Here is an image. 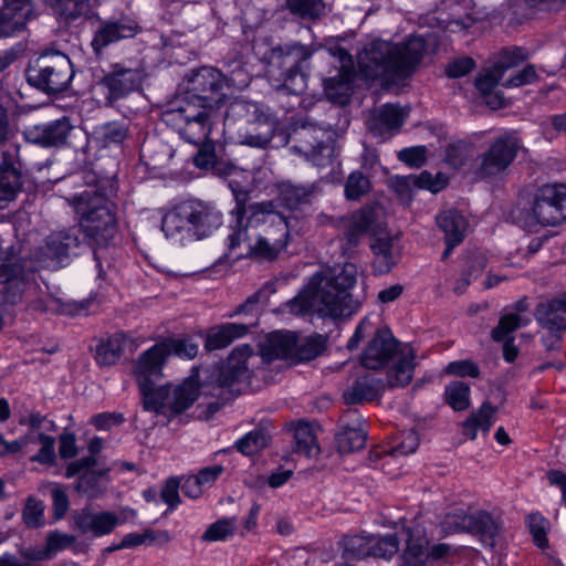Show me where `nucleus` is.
<instances>
[{
  "mask_svg": "<svg viewBox=\"0 0 566 566\" xmlns=\"http://www.w3.org/2000/svg\"><path fill=\"white\" fill-rule=\"evenodd\" d=\"M81 247L82 241L75 227L54 231L46 237L44 245L38 251L36 261L41 266H65L78 254Z\"/></svg>",
  "mask_w": 566,
  "mask_h": 566,
  "instance_id": "12",
  "label": "nucleus"
},
{
  "mask_svg": "<svg viewBox=\"0 0 566 566\" xmlns=\"http://www.w3.org/2000/svg\"><path fill=\"white\" fill-rule=\"evenodd\" d=\"M185 81L186 91L177 97L175 104L182 103L205 109H213L224 103V87L240 90L249 84L241 66L233 70L229 76L213 66H202L187 75Z\"/></svg>",
  "mask_w": 566,
  "mask_h": 566,
  "instance_id": "4",
  "label": "nucleus"
},
{
  "mask_svg": "<svg viewBox=\"0 0 566 566\" xmlns=\"http://www.w3.org/2000/svg\"><path fill=\"white\" fill-rule=\"evenodd\" d=\"M72 129L67 119H59L46 125L42 130V136L35 137L31 142H66Z\"/></svg>",
  "mask_w": 566,
  "mask_h": 566,
  "instance_id": "56",
  "label": "nucleus"
},
{
  "mask_svg": "<svg viewBox=\"0 0 566 566\" xmlns=\"http://www.w3.org/2000/svg\"><path fill=\"white\" fill-rule=\"evenodd\" d=\"M356 276L357 269L353 263L326 268L313 274L307 285L284 306L294 315L350 316L359 306L349 292L356 284Z\"/></svg>",
  "mask_w": 566,
  "mask_h": 566,
  "instance_id": "1",
  "label": "nucleus"
},
{
  "mask_svg": "<svg viewBox=\"0 0 566 566\" xmlns=\"http://www.w3.org/2000/svg\"><path fill=\"white\" fill-rule=\"evenodd\" d=\"M136 31V22L129 19L102 21L92 40V48L98 53L114 42L134 36Z\"/></svg>",
  "mask_w": 566,
  "mask_h": 566,
  "instance_id": "28",
  "label": "nucleus"
},
{
  "mask_svg": "<svg viewBox=\"0 0 566 566\" xmlns=\"http://www.w3.org/2000/svg\"><path fill=\"white\" fill-rule=\"evenodd\" d=\"M527 525L533 535L534 543L544 548L547 546L546 528L547 521L541 514H530L527 516Z\"/></svg>",
  "mask_w": 566,
  "mask_h": 566,
  "instance_id": "61",
  "label": "nucleus"
},
{
  "mask_svg": "<svg viewBox=\"0 0 566 566\" xmlns=\"http://www.w3.org/2000/svg\"><path fill=\"white\" fill-rule=\"evenodd\" d=\"M228 249L230 251H234L241 245L245 244V251L238 254V258L241 256H251L262 261H272L277 258L280 252L283 249H276L274 245V241L269 239L268 237L258 235V240L254 244L248 241V230L247 228H234L231 233H229L227 238Z\"/></svg>",
  "mask_w": 566,
  "mask_h": 566,
  "instance_id": "22",
  "label": "nucleus"
},
{
  "mask_svg": "<svg viewBox=\"0 0 566 566\" xmlns=\"http://www.w3.org/2000/svg\"><path fill=\"white\" fill-rule=\"evenodd\" d=\"M142 82L140 72L123 64H114L102 78V85L107 88L106 99L114 102L137 90Z\"/></svg>",
  "mask_w": 566,
  "mask_h": 566,
  "instance_id": "21",
  "label": "nucleus"
},
{
  "mask_svg": "<svg viewBox=\"0 0 566 566\" xmlns=\"http://www.w3.org/2000/svg\"><path fill=\"white\" fill-rule=\"evenodd\" d=\"M107 470H88L83 472L75 482V490L88 499H96L105 490Z\"/></svg>",
  "mask_w": 566,
  "mask_h": 566,
  "instance_id": "47",
  "label": "nucleus"
},
{
  "mask_svg": "<svg viewBox=\"0 0 566 566\" xmlns=\"http://www.w3.org/2000/svg\"><path fill=\"white\" fill-rule=\"evenodd\" d=\"M200 148L193 156L196 167L212 170L218 176H232L237 167L224 159L223 144H200Z\"/></svg>",
  "mask_w": 566,
  "mask_h": 566,
  "instance_id": "30",
  "label": "nucleus"
},
{
  "mask_svg": "<svg viewBox=\"0 0 566 566\" xmlns=\"http://www.w3.org/2000/svg\"><path fill=\"white\" fill-rule=\"evenodd\" d=\"M502 72L493 64V67L485 73L481 74L475 80V86L484 96L486 104L494 108L505 106V98L502 92L495 91L497 84L503 77Z\"/></svg>",
  "mask_w": 566,
  "mask_h": 566,
  "instance_id": "36",
  "label": "nucleus"
},
{
  "mask_svg": "<svg viewBox=\"0 0 566 566\" xmlns=\"http://www.w3.org/2000/svg\"><path fill=\"white\" fill-rule=\"evenodd\" d=\"M291 151L303 156L306 161L317 167L332 165L337 155L335 144H295L291 147Z\"/></svg>",
  "mask_w": 566,
  "mask_h": 566,
  "instance_id": "37",
  "label": "nucleus"
},
{
  "mask_svg": "<svg viewBox=\"0 0 566 566\" xmlns=\"http://www.w3.org/2000/svg\"><path fill=\"white\" fill-rule=\"evenodd\" d=\"M511 218L518 227L535 231L537 227H555L566 221V185L547 184L539 187L528 206H517Z\"/></svg>",
  "mask_w": 566,
  "mask_h": 566,
  "instance_id": "7",
  "label": "nucleus"
},
{
  "mask_svg": "<svg viewBox=\"0 0 566 566\" xmlns=\"http://www.w3.org/2000/svg\"><path fill=\"white\" fill-rule=\"evenodd\" d=\"M248 227H263V233L274 241L276 249H284L287 244L290 230L295 227L296 218L285 216L275 210L272 201L258 202L249 207Z\"/></svg>",
  "mask_w": 566,
  "mask_h": 566,
  "instance_id": "11",
  "label": "nucleus"
},
{
  "mask_svg": "<svg viewBox=\"0 0 566 566\" xmlns=\"http://www.w3.org/2000/svg\"><path fill=\"white\" fill-rule=\"evenodd\" d=\"M406 551L403 553L405 566H429L428 565V541L419 530L407 528L405 531Z\"/></svg>",
  "mask_w": 566,
  "mask_h": 566,
  "instance_id": "40",
  "label": "nucleus"
},
{
  "mask_svg": "<svg viewBox=\"0 0 566 566\" xmlns=\"http://www.w3.org/2000/svg\"><path fill=\"white\" fill-rule=\"evenodd\" d=\"M409 112V107H400L390 103L384 104L370 113L367 126L374 136L397 132L408 117Z\"/></svg>",
  "mask_w": 566,
  "mask_h": 566,
  "instance_id": "25",
  "label": "nucleus"
},
{
  "mask_svg": "<svg viewBox=\"0 0 566 566\" xmlns=\"http://www.w3.org/2000/svg\"><path fill=\"white\" fill-rule=\"evenodd\" d=\"M156 367V365L139 357L135 366V375L144 399V408L159 412L163 408L168 409L170 386H156V381L163 375V369L154 370Z\"/></svg>",
  "mask_w": 566,
  "mask_h": 566,
  "instance_id": "16",
  "label": "nucleus"
},
{
  "mask_svg": "<svg viewBox=\"0 0 566 566\" xmlns=\"http://www.w3.org/2000/svg\"><path fill=\"white\" fill-rule=\"evenodd\" d=\"M314 49L297 42L275 48L272 52L273 64L281 70L283 80L279 91L298 95L307 86L310 60Z\"/></svg>",
  "mask_w": 566,
  "mask_h": 566,
  "instance_id": "10",
  "label": "nucleus"
},
{
  "mask_svg": "<svg viewBox=\"0 0 566 566\" xmlns=\"http://www.w3.org/2000/svg\"><path fill=\"white\" fill-rule=\"evenodd\" d=\"M24 523L29 527H39L44 522V505L41 501L29 497L22 511Z\"/></svg>",
  "mask_w": 566,
  "mask_h": 566,
  "instance_id": "60",
  "label": "nucleus"
},
{
  "mask_svg": "<svg viewBox=\"0 0 566 566\" xmlns=\"http://www.w3.org/2000/svg\"><path fill=\"white\" fill-rule=\"evenodd\" d=\"M30 443H40L41 444L40 451L36 454L31 457L32 461H35V462H39L42 464H49L54 461L55 439L45 433H39L38 436H35L33 432H28L25 436L21 437L20 439H17L11 442L7 441L0 434V457L15 454V453L22 451L24 448H27Z\"/></svg>",
  "mask_w": 566,
  "mask_h": 566,
  "instance_id": "23",
  "label": "nucleus"
},
{
  "mask_svg": "<svg viewBox=\"0 0 566 566\" xmlns=\"http://www.w3.org/2000/svg\"><path fill=\"white\" fill-rule=\"evenodd\" d=\"M222 223V214L210 202L189 199L165 213L161 230L166 237L187 234L198 240L209 237Z\"/></svg>",
  "mask_w": 566,
  "mask_h": 566,
  "instance_id": "6",
  "label": "nucleus"
},
{
  "mask_svg": "<svg viewBox=\"0 0 566 566\" xmlns=\"http://www.w3.org/2000/svg\"><path fill=\"white\" fill-rule=\"evenodd\" d=\"M253 350L249 345L235 347L228 360L216 368L201 385L202 394L212 397L222 398L226 392L238 395L241 387L248 385L251 370L248 366V359Z\"/></svg>",
  "mask_w": 566,
  "mask_h": 566,
  "instance_id": "8",
  "label": "nucleus"
},
{
  "mask_svg": "<svg viewBox=\"0 0 566 566\" xmlns=\"http://www.w3.org/2000/svg\"><path fill=\"white\" fill-rule=\"evenodd\" d=\"M386 384L371 373H364L345 389L343 398L346 405H360L373 401L385 391Z\"/></svg>",
  "mask_w": 566,
  "mask_h": 566,
  "instance_id": "27",
  "label": "nucleus"
},
{
  "mask_svg": "<svg viewBox=\"0 0 566 566\" xmlns=\"http://www.w3.org/2000/svg\"><path fill=\"white\" fill-rule=\"evenodd\" d=\"M439 229L444 233V241L461 243L467 234L469 222L457 209L446 210L436 218Z\"/></svg>",
  "mask_w": 566,
  "mask_h": 566,
  "instance_id": "35",
  "label": "nucleus"
},
{
  "mask_svg": "<svg viewBox=\"0 0 566 566\" xmlns=\"http://www.w3.org/2000/svg\"><path fill=\"white\" fill-rule=\"evenodd\" d=\"M470 387L463 381H453L446 387L448 403L457 411L465 410L469 405Z\"/></svg>",
  "mask_w": 566,
  "mask_h": 566,
  "instance_id": "55",
  "label": "nucleus"
},
{
  "mask_svg": "<svg viewBox=\"0 0 566 566\" xmlns=\"http://www.w3.org/2000/svg\"><path fill=\"white\" fill-rule=\"evenodd\" d=\"M253 107L255 115V119L252 123L253 128L244 142H270L275 136L282 137L285 140L290 139V134L280 125L274 116L263 113L256 106Z\"/></svg>",
  "mask_w": 566,
  "mask_h": 566,
  "instance_id": "33",
  "label": "nucleus"
},
{
  "mask_svg": "<svg viewBox=\"0 0 566 566\" xmlns=\"http://www.w3.org/2000/svg\"><path fill=\"white\" fill-rule=\"evenodd\" d=\"M340 62L342 65L337 75L324 80V91L332 102L345 104L352 91L355 70L352 57L345 51H340Z\"/></svg>",
  "mask_w": 566,
  "mask_h": 566,
  "instance_id": "26",
  "label": "nucleus"
},
{
  "mask_svg": "<svg viewBox=\"0 0 566 566\" xmlns=\"http://www.w3.org/2000/svg\"><path fill=\"white\" fill-rule=\"evenodd\" d=\"M72 521L73 528L80 534L101 537L111 534L117 525L126 521V517L120 518L114 512L94 511L91 506H85L72 513Z\"/></svg>",
  "mask_w": 566,
  "mask_h": 566,
  "instance_id": "17",
  "label": "nucleus"
},
{
  "mask_svg": "<svg viewBox=\"0 0 566 566\" xmlns=\"http://www.w3.org/2000/svg\"><path fill=\"white\" fill-rule=\"evenodd\" d=\"M339 430L335 434L338 452L350 453L361 450L365 447L367 433L359 426H349L340 420Z\"/></svg>",
  "mask_w": 566,
  "mask_h": 566,
  "instance_id": "41",
  "label": "nucleus"
},
{
  "mask_svg": "<svg viewBox=\"0 0 566 566\" xmlns=\"http://www.w3.org/2000/svg\"><path fill=\"white\" fill-rule=\"evenodd\" d=\"M441 528L446 534L461 532L479 534L481 538L493 546L499 535V525L488 512L468 514L463 510L447 513L441 522Z\"/></svg>",
  "mask_w": 566,
  "mask_h": 566,
  "instance_id": "13",
  "label": "nucleus"
},
{
  "mask_svg": "<svg viewBox=\"0 0 566 566\" xmlns=\"http://www.w3.org/2000/svg\"><path fill=\"white\" fill-rule=\"evenodd\" d=\"M235 528V518H222L212 523L207 531L202 534L203 542L223 541L233 534Z\"/></svg>",
  "mask_w": 566,
  "mask_h": 566,
  "instance_id": "58",
  "label": "nucleus"
},
{
  "mask_svg": "<svg viewBox=\"0 0 566 566\" xmlns=\"http://www.w3.org/2000/svg\"><path fill=\"white\" fill-rule=\"evenodd\" d=\"M369 189V179L363 172L354 171L346 180L345 196L348 200H359Z\"/></svg>",
  "mask_w": 566,
  "mask_h": 566,
  "instance_id": "57",
  "label": "nucleus"
},
{
  "mask_svg": "<svg viewBox=\"0 0 566 566\" xmlns=\"http://www.w3.org/2000/svg\"><path fill=\"white\" fill-rule=\"evenodd\" d=\"M269 349L271 358L293 359L297 345V335L293 332H274L270 335Z\"/></svg>",
  "mask_w": 566,
  "mask_h": 566,
  "instance_id": "46",
  "label": "nucleus"
},
{
  "mask_svg": "<svg viewBox=\"0 0 566 566\" xmlns=\"http://www.w3.org/2000/svg\"><path fill=\"white\" fill-rule=\"evenodd\" d=\"M294 452L307 458L316 455L319 451L313 428L306 422H298L294 430Z\"/></svg>",
  "mask_w": 566,
  "mask_h": 566,
  "instance_id": "49",
  "label": "nucleus"
},
{
  "mask_svg": "<svg viewBox=\"0 0 566 566\" xmlns=\"http://www.w3.org/2000/svg\"><path fill=\"white\" fill-rule=\"evenodd\" d=\"M448 185V178L442 174L433 176L423 170L419 175L392 176L388 179L389 188L395 191L398 198L403 202H410L415 189H427L433 193L444 189Z\"/></svg>",
  "mask_w": 566,
  "mask_h": 566,
  "instance_id": "18",
  "label": "nucleus"
},
{
  "mask_svg": "<svg viewBox=\"0 0 566 566\" xmlns=\"http://www.w3.org/2000/svg\"><path fill=\"white\" fill-rule=\"evenodd\" d=\"M199 396V389L193 381H185L184 384L169 387V406L168 411L171 415H179L193 405Z\"/></svg>",
  "mask_w": 566,
  "mask_h": 566,
  "instance_id": "42",
  "label": "nucleus"
},
{
  "mask_svg": "<svg viewBox=\"0 0 566 566\" xmlns=\"http://www.w3.org/2000/svg\"><path fill=\"white\" fill-rule=\"evenodd\" d=\"M424 51L426 43L421 36H409L399 44L376 40L358 53L357 63L366 78L398 85L411 76Z\"/></svg>",
  "mask_w": 566,
  "mask_h": 566,
  "instance_id": "2",
  "label": "nucleus"
},
{
  "mask_svg": "<svg viewBox=\"0 0 566 566\" xmlns=\"http://www.w3.org/2000/svg\"><path fill=\"white\" fill-rule=\"evenodd\" d=\"M279 200L290 211H296L302 206L311 203V198L316 192L315 185H294L291 181L279 184Z\"/></svg>",
  "mask_w": 566,
  "mask_h": 566,
  "instance_id": "34",
  "label": "nucleus"
},
{
  "mask_svg": "<svg viewBox=\"0 0 566 566\" xmlns=\"http://www.w3.org/2000/svg\"><path fill=\"white\" fill-rule=\"evenodd\" d=\"M0 144V205L15 199L22 189V176L15 167L19 147L11 144Z\"/></svg>",
  "mask_w": 566,
  "mask_h": 566,
  "instance_id": "20",
  "label": "nucleus"
},
{
  "mask_svg": "<svg viewBox=\"0 0 566 566\" xmlns=\"http://www.w3.org/2000/svg\"><path fill=\"white\" fill-rule=\"evenodd\" d=\"M326 348V338L321 334L298 337L294 360L310 361L319 356Z\"/></svg>",
  "mask_w": 566,
  "mask_h": 566,
  "instance_id": "48",
  "label": "nucleus"
},
{
  "mask_svg": "<svg viewBox=\"0 0 566 566\" xmlns=\"http://www.w3.org/2000/svg\"><path fill=\"white\" fill-rule=\"evenodd\" d=\"M199 345L191 337H168L144 352L140 357L156 365V371L163 366L170 355L179 358L192 359L198 355Z\"/></svg>",
  "mask_w": 566,
  "mask_h": 566,
  "instance_id": "19",
  "label": "nucleus"
},
{
  "mask_svg": "<svg viewBox=\"0 0 566 566\" xmlns=\"http://www.w3.org/2000/svg\"><path fill=\"white\" fill-rule=\"evenodd\" d=\"M269 436L263 429H254L237 440L234 448L244 455H253L269 444Z\"/></svg>",
  "mask_w": 566,
  "mask_h": 566,
  "instance_id": "53",
  "label": "nucleus"
},
{
  "mask_svg": "<svg viewBox=\"0 0 566 566\" xmlns=\"http://www.w3.org/2000/svg\"><path fill=\"white\" fill-rule=\"evenodd\" d=\"M399 549V539L396 534L386 536L370 535V555L369 557H378L389 559Z\"/></svg>",
  "mask_w": 566,
  "mask_h": 566,
  "instance_id": "54",
  "label": "nucleus"
},
{
  "mask_svg": "<svg viewBox=\"0 0 566 566\" xmlns=\"http://www.w3.org/2000/svg\"><path fill=\"white\" fill-rule=\"evenodd\" d=\"M517 154L516 144H492L484 154L481 172L485 176H493L505 170Z\"/></svg>",
  "mask_w": 566,
  "mask_h": 566,
  "instance_id": "31",
  "label": "nucleus"
},
{
  "mask_svg": "<svg viewBox=\"0 0 566 566\" xmlns=\"http://www.w3.org/2000/svg\"><path fill=\"white\" fill-rule=\"evenodd\" d=\"M415 358L412 347L400 344L388 328H379L365 348L361 364L367 369L376 370L395 359L394 366L387 371V385L405 387L413 377Z\"/></svg>",
  "mask_w": 566,
  "mask_h": 566,
  "instance_id": "5",
  "label": "nucleus"
},
{
  "mask_svg": "<svg viewBox=\"0 0 566 566\" xmlns=\"http://www.w3.org/2000/svg\"><path fill=\"white\" fill-rule=\"evenodd\" d=\"M374 254L373 270L377 275L389 273L397 263L394 243L390 238H376L370 243Z\"/></svg>",
  "mask_w": 566,
  "mask_h": 566,
  "instance_id": "39",
  "label": "nucleus"
},
{
  "mask_svg": "<svg viewBox=\"0 0 566 566\" xmlns=\"http://www.w3.org/2000/svg\"><path fill=\"white\" fill-rule=\"evenodd\" d=\"M285 8L291 14L308 20L319 19L325 13L323 0H285Z\"/></svg>",
  "mask_w": 566,
  "mask_h": 566,
  "instance_id": "50",
  "label": "nucleus"
},
{
  "mask_svg": "<svg viewBox=\"0 0 566 566\" xmlns=\"http://www.w3.org/2000/svg\"><path fill=\"white\" fill-rule=\"evenodd\" d=\"M527 59V53L522 48L504 49L494 65L500 72L505 73L507 70L513 69Z\"/></svg>",
  "mask_w": 566,
  "mask_h": 566,
  "instance_id": "59",
  "label": "nucleus"
},
{
  "mask_svg": "<svg viewBox=\"0 0 566 566\" xmlns=\"http://www.w3.org/2000/svg\"><path fill=\"white\" fill-rule=\"evenodd\" d=\"M28 83L39 91L55 95L67 90L74 70L67 55L53 52L38 57L25 71Z\"/></svg>",
  "mask_w": 566,
  "mask_h": 566,
  "instance_id": "9",
  "label": "nucleus"
},
{
  "mask_svg": "<svg viewBox=\"0 0 566 566\" xmlns=\"http://www.w3.org/2000/svg\"><path fill=\"white\" fill-rule=\"evenodd\" d=\"M495 412V407L488 401L483 402L482 406L463 423V433L471 440H474L476 438L478 430L489 432L492 427Z\"/></svg>",
  "mask_w": 566,
  "mask_h": 566,
  "instance_id": "44",
  "label": "nucleus"
},
{
  "mask_svg": "<svg viewBox=\"0 0 566 566\" xmlns=\"http://www.w3.org/2000/svg\"><path fill=\"white\" fill-rule=\"evenodd\" d=\"M78 216V233L93 249L96 265L101 266L98 251L108 248L118 231L117 207L106 196L96 190L83 192L75 202Z\"/></svg>",
  "mask_w": 566,
  "mask_h": 566,
  "instance_id": "3",
  "label": "nucleus"
},
{
  "mask_svg": "<svg viewBox=\"0 0 566 566\" xmlns=\"http://www.w3.org/2000/svg\"><path fill=\"white\" fill-rule=\"evenodd\" d=\"M53 13L64 22H73L82 17H87L93 2L99 0H46Z\"/></svg>",
  "mask_w": 566,
  "mask_h": 566,
  "instance_id": "38",
  "label": "nucleus"
},
{
  "mask_svg": "<svg viewBox=\"0 0 566 566\" xmlns=\"http://www.w3.org/2000/svg\"><path fill=\"white\" fill-rule=\"evenodd\" d=\"M75 541L74 535L52 532L46 537L45 547L52 558L56 553L70 547Z\"/></svg>",
  "mask_w": 566,
  "mask_h": 566,
  "instance_id": "62",
  "label": "nucleus"
},
{
  "mask_svg": "<svg viewBox=\"0 0 566 566\" xmlns=\"http://www.w3.org/2000/svg\"><path fill=\"white\" fill-rule=\"evenodd\" d=\"M33 272L31 262L14 254L0 258V294L3 303L17 304Z\"/></svg>",
  "mask_w": 566,
  "mask_h": 566,
  "instance_id": "14",
  "label": "nucleus"
},
{
  "mask_svg": "<svg viewBox=\"0 0 566 566\" xmlns=\"http://www.w3.org/2000/svg\"><path fill=\"white\" fill-rule=\"evenodd\" d=\"M126 337L123 334H114L101 343L96 347L95 359L101 366H111L116 364L120 358Z\"/></svg>",
  "mask_w": 566,
  "mask_h": 566,
  "instance_id": "45",
  "label": "nucleus"
},
{
  "mask_svg": "<svg viewBox=\"0 0 566 566\" xmlns=\"http://www.w3.org/2000/svg\"><path fill=\"white\" fill-rule=\"evenodd\" d=\"M475 65V62L472 57L463 56L450 61L446 66V74L450 78H458L470 73Z\"/></svg>",
  "mask_w": 566,
  "mask_h": 566,
  "instance_id": "63",
  "label": "nucleus"
},
{
  "mask_svg": "<svg viewBox=\"0 0 566 566\" xmlns=\"http://www.w3.org/2000/svg\"><path fill=\"white\" fill-rule=\"evenodd\" d=\"M527 323L528 319L522 317L518 313L503 314L500 317L499 324L492 329L491 337L494 342L512 338L511 334Z\"/></svg>",
  "mask_w": 566,
  "mask_h": 566,
  "instance_id": "52",
  "label": "nucleus"
},
{
  "mask_svg": "<svg viewBox=\"0 0 566 566\" xmlns=\"http://www.w3.org/2000/svg\"><path fill=\"white\" fill-rule=\"evenodd\" d=\"M374 221L375 213L371 209H361L354 213L344 230V237L348 245H357L360 237L371 230Z\"/></svg>",
  "mask_w": 566,
  "mask_h": 566,
  "instance_id": "43",
  "label": "nucleus"
},
{
  "mask_svg": "<svg viewBox=\"0 0 566 566\" xmlns=\"http://www.w3.org/2000/svg\"><path fill=\"white\" fill-rule=\"evenodd\" d=\"M33 17L31 0H3V7L0 9V38L22 31Z\"/></svg>",
  "mask_w": 566,
  "mask_h": 566,
  "instance_id": "24",
  "label": "nucleus"
},
{
  "mask_svg": "<svg viewBox=\"0 0 566 566\" xmlns=\"http://www.w3.org/2000/svg\"><path fill=\"white\" fill-rule=\"evenodd\" d=\"M535 318L538 324L549 332L566 331V294L541 302L535 308Z\"/></svg>",
  "mask_w": 566,
  "mask_h": 566,
  "instance_id": "29",
  "label": "nucleus"
},
{
  "mask_svg": "<svg viewBox=\"0 0 566 566\" xmlns=\"http://www.w3.org/2000/svg\"><path fill=\"white\" fill-rule=\"evenodd\" d=\"M210 111L174 103V106L165 112L164 120L170 123L179 118L185 124L179 129L180 138L185 142H214L211 137Z\"/></svg>",
  "mask_w": 566,
  "mask_h": 566,
  "instance_id": "15",
  "label": "nucleus"
},
{
  "mask_svg": "<svg viewBox=\"0 0 566 566\" xmlns=\"http://www.w3.org/2000/svg\"><path fill=\"white\" fill-rule=\"evenodd\" d=\"M343 557L363 559L370 555V535L358 534L344 536L342 539Z\"/></svg>",
  "mask_w": 566,
  "mask_h": 566,
  "instance_id": "51",
  "label": "nucleus"
},
{
  "mask_svg": "<svg viewBox=\"0 0 566 566\" xmlns=\"http://www.w3.org/2000/svg\"><path fill=\"white\" fill-rule=\"evenodd\" d=\"M249 326L239 323H226L208 329L205 348L208 352L219 350L228 347L235 339L247 335Z\"/></svg>",
  "mask_w": 566,
  "mask_h": 566,
  "instance_id": "32",
  "label": "nucleus"
},
{
  "mask_svg": "<svg viewBox=\"0 0 566 566\" xmlns=\"http://www.w3.org/2000/svg\"><path fill=\"white\" fill-rule=\"evenodd\" d=\"M446 373L459 377L478 378L480 375V369L478 365L471 360H457L448 364L446 367Z\"/></svg>",
  "mask_w": 566,
  "mask_h": 566,
  "instance_id": "64",
  "label": "nucleus"
}]
</instances>
